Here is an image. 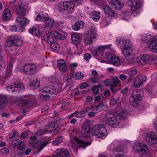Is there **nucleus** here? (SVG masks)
I'll return each instance as SVG.
<instances>
[{
	"instance_id": "1",
	"label": "nucleus",
	"mask_w": 157,
	"mask_h": 157,
	"mask_svg": "<svg viewBox=\"0 0 157 157\" xmlns=\"http://www.w3.org/2000/svg\"><path fill=\"white\" fill-rule=\"evenodd\" d=\"M116 41L118 47L121 50L122 53L127 62L129 64H134L136 61V58L133 52L131 41L122 38H117Z\"/></svg>"
},
{
	"instance_id": "2",
	"label": "nucleus",
	"mask_w": 157,
	"mask_h": 157,
	"mask_svg": "<svg viewBox=\"0 0 157 157\" xmlns=\"http://www.w3.org/2000/svg\"><path fill=\"white\" fill-rule=\"evenodd\" d=\"M122 118L121 114L118 113L117 112H113L106 115L105 120L106 123L110 127L114 128L117 126Z\"/></svg>"
},
{
	"instance_id": "3",
	"label": "nucleus",
	"mask_w": 157,
	"mask_h": 157,
	"mask_svg": "<svg viewBox=\"0 0 157 157\" xmlns=\"http://www.w3.org/2000/svg\"><path fill=\"white\" fill-rule=\"evenodd\" d=\"M92 132L93 135L102 139L105 138L107 133L105 128L102 124L94 126L92 129Z\"/></svg>"
},
{
	"instance_id": "4",
	"label": "nucleus",
	"mask_w": 157,
	"mask_h": 157,
	"mask_svg": "<svg viewBox=\"0 0 157 157\" xmlns=\"http://www.w3.org/2000/svg\"><path fill=\"white\" fill-rule=\"evenodd\" d=\"M7 46H20L23 44V42L19 36L15 35L10 36L6 40Z\"/></svg>"
},
{
	"instance_id": "5",
	"label": "nucleus",
	"mask_w": 157,
	"mask_h": 157,
	"mask_svg": "<svg viewBox=\"0 0 157 157\" xmlns=\"http://www.w3.org/2000/svg\"><path fill=\"white\" fill-rule=\"evenodd\" d=\"M36 102L34 96H30L28 97L26 96L22 100L21 106L26 108L35 105Z\"/></svg>"
},
{
	"instance_id": "6",
	"label": "nucleus",
	"mask_w": 157,
	"mask_h": 157,
	"mask_svg": "<svg viewBox=\"0 0 157 157\" xmlns=\"http://www.w3.org/2000/svg\"><path fill=\"white\" fill-rule=\"evenodd\" d=\"M56 90L54 87L52 86H50L43 88L40 91V95L41 97L46 98L54 94Z\"/></svg>"
},
{
	"instance_id": "7",
	"label": "nucleus",
	"mask_w": 157,
	"mask_h": 157,
	"mask_svg": "<svg viewBox=\"0 0 157 157\" xmlns=\"http://www.w3.org/2000/svg\"><path fill=\"white\" fill-rule=\"evenodd\" d=\"M37 70V67L34 64H28L22 67L21 71L24 73L29 75L33 74Z\"/></svg>"
},
{
	"instance_id": "8",
	"label": "nucleus",
	"mask_w": 157,
	"mask_h": 157,
	"mask_svg": "<svg viewBox=\"0 0 157 157\" xmlns=\"http://www.w3.org/2000/svg\"><path fill=\"white\" fill-rule=\"evenodd\" d=\"M107 59L109 61V63L116 66L120 65V60L119 58L113 53H109L107 56Z\"/></svg>"
},
{
	"instance_id": "9",
	"label": "nucleus",
	"mask_w": 157,
	"mask_h": 157,
	"mask_svg": "<svg viewBox=\"0 0 157 157\" xmlns=\"http://www.w3.org/2000/svg\"><path fill=\"white\" fill-rule=\"evenodd\" d=\"M16 21L20 27L19 29L21 32H23L25 27L29 23V21L26 17H17Z\"/></svg>"
},
{
	"instance_id": "10",
	"label": "nucleus",
	"mask_w": 157,
	"mask_h": 157,
	"mask_svg": "<svg viewBox=\"0 0 157 157\" xmlns=\"http://www.w3.org/2000/svg\"><path fill=\"white\" fill-rule=\"evenodd\" d=\"M52 157H70L69 151L65 148H59L55 150Z\"/></svg>"
},
{
	"instance_id": "11",
	"label": "nucleus",
	"mask_w": 157,
	"mask_h": 157,
	"mask_svg": "<svg viewBox=\"0 0 157 157\" xmlns=\"http://www.w3.org/2000/svg\"><path fill=\"white\" fill-rule=\"evenodd\" d=\"M111 46V44L99 46L96 48V49L93 51L92 53L96 58H97L99 55H102L103 54V52L105 50L110 48Z\"/></svg>"
},
{
	"instance_id": "12",
	"label": "nucleus",
	"mask_w": 157,
	"mask_h": 157,
	"mask_svg": "<svg viewBox=\"0 0 157 157\" xmlns=\"http://www.w3.org/2000/svg\"><path fill=\"white\" fill-rule=\"evenodd\" d=\"M104 83L106 86H111L116 87L120 86L121 84L119 80L116 77H114L112 79L105 80Z\"/></svg>"
},
{
	"instance_id": "13",
	"label": "nucleus",
	"mask_w": 157,
	"mask_h": 157,
	"mask_svg": "<svg viewBox=\"0 0 157 157\" xmlns=\"http://www.w3.org/2000/svg\"><path fill=\"white\" fill-rule=\"evenodd\" d=\"M66 6L64 15L65 17H67L73 13L75 7V2L71 0L67 1Z\"/></svg>"
},
{
	"instance_id": "14",
	"label": "nucleus",
	"mask_w": 157,
	"mask_h": 157,
	"mask_svg": "<svg viewBox=\"0 0 157 157\" xmlns=\"http://www.w3.org/2000/svg\"><path fill=\"white\" fill-rule=\"evenodd\" d=\"M43 29L42 26L33 27L29 30V32L32 35L40 36L43 34Z\"/></svg>"
},
{
	"instance_id": "15",
	"label": "nucleus",
	"mask_w": 157,
	"mask_h": 157,
	"mask_svg": "<svg viewBox=\"0 0 157 157\" xmlns=\"http://www.w3.org/2000/svg\"><path fill=\"white\" fill-rule=\"evenodd\" d=\"M48 142V141L47 140L38 141L34 144L33 147L37 150V152L39 153L47 145Z\"/></svg>"
},
{
	"instance_id": "16",
	"label": "nucleus",
	"mask_w": 157,
	"mask_h": 157,
	"mask_svg": "<svg viewBox=\"0 0 157 157\" xmlns=\"http://www.w3.org/2000/svg\"><path fill=\"white\" fill-rule=\"evenodd\" d=\"M109 2L113 7L119 10L124 5L123 2L120 0H109Z\"/></svg>"
},
{
	"instance_id": "17",
	"label": "nucleus",
	"mask_w": 157,
	"mask_h": 157,
	"mask_svg": "<svg viewBox=\"0 0 157 157\" xmlns=\"http://www.w3.org/2000/svg\"><path fill=\"white\" fill-rule=\"evenodd\" d=\"M54 34V31L47 33L43 36L44 39L49 44H51L56 40V37Z\"/></svg>"
},
{
	"instance_id": "18",
	"label": "nucleus",
	"mask_w": 157,
	"mask_h": 157,
	"mask_svg": "<svg viewBox=\"0 0 157 157\" xmlns=\"http://www.w3.org/2000/svg\"><path fill=\"white\" fill-rule=\"evenodd\" d=\"M57 67L61 71L65 72L67 70V66L63 60L60 59L57 61Z\"/></svg>"
},
{
	"instance_id": "19",
	"label": "nucleus",
	"mask_w": 157,
	"mask_h": 157,
	"mask_svg": "<svg viewBox=\"0 0 157 157\" xmlns=\"http://www.w3.org/2000/svg\"><path fill=\"white\" fill-rule=\"evenodd\" d=\"M97 36L96 34H86L84 37V40L86 44L89 45L92 43L93 40L95 39Z\"/></svg>"
},
{
	"instance_id": "20",
	"label": "nucleus",
	"mask_w": 157,
	"mask_h": 157,
	"mask_svg": "<svg viewBox=\"0 0 157 157\" xmlns=\"http://www.w3.org/2000/svg\"><path fill=\"white\" fill-rule=\"evenodd\" d=\"M7 103V96L4 94H0V108L3 109L6 108Z\"/></svg>"
},
{
	"instance_id": "21",
	"label": "nucleus",
	"mask_w": 157,
	"mask_h": 157,
	"mask_svg": "<svg viewBox=\"0 0 157 157\" xmlns=\"http://www.w3.org/2000/svg\"><path fill=\"white\" fill-rule=\"evenodd\" d=\"M155 39V38H154L150 34H146L143 35L141 37L142 40L144 42H145L147 45L148 47L150 46V43L152 41Z\"/></svg>"
},
{
	"instance_id": "22",
	"label": "nucleus",
	"mask_w": 157,
	"mask_h": 157,
	"mask_svg": "<svg viewBox=\"0 0 157 157\" xmlns=\"http://www.w3.org/2000/svg\"><path fill=\"white\" fill-rule=\"evenodd\" d=\"M67 1H61L57 5V9L64 16L66 8L67 7Z\"/></svg>"
},
{
	"instance_id": "23",
	"label": "nucleus",
	"mask_w": 157,
	"mask_h": 157,
	"mask_svg": "<svg viewBox=\"0 0 157 157\" xmlns=\"http://www.w3.org/2000/svg\"><path fill=\"white\" fill-rule=\"evenodd\" d=\"M127 4L131 7L132 11H137V0H128Z\"/></svg>"
},
{
	"instance_id": "24",
	"label": "nucleus",
	"mask_w": 157,
	"mask_h": 157,
	"mask_svg": "<svg viewBox=\"0 0 157 157\" xmlns=\"http://www.w3.org/2000/svg\"><path fill=\"white\" fill-rule=\"evenodd\" d=\"M137 92L134 91L133 92V95L130 98V104L132 106L135 107L137 106Z\"/></svg>"
},
{
	"instance_id": "25",
	"label": "nucleus",
	"mask_w": 157,
	"mask_h": 157,
	"mask_svg": "<svg viewBox=\"0 0 157 157\" xmlns=\"http://www.w3.org/2000/svg\"><path fill=\"white\" fill-rule=\"evenodd\" d=\"M102 9L104 12L105 14L108 15L110 16L114 17L116 16L115 13L108 5H104Z\"/></svg>"
},
{
	"instance_id": "26",
	"label": "nucleus",
	"mask_w": 157,
	"mask_h": 157,
	"mask_svg": "<svg viewBox=\"0 0 157 157\" xmlns=\"http://www.w3.org/2000/svg\"><path fill=\"white\" fill-rule=\"evenodd\" d=\"M148 47L152 52L157 54V39L153 40Z\"/></svg>"
},
{
	"instance_id": "27",
	"label": "nucleus",
	"mask_w": 157,
	"mask_h": 157,
	"mask_svg": "<svg viewBox=\"0 0 157 157\" xmlns=\"http://www.w3.org/2000/svg\"><path fill=\"white\" fill-rule=\"evenodd\" d=\"M49 20V17L47 14H43L42 13L38 14L35 19L37 21L43 22L48 21Z\"/></svg>"
},
{
	"instance_id": "28",
	"label": "nucleus",
	"mask_w": 157,
	"mask_h": 157,
	"mask_svg": "<svg viewBox=\"0 0 157 157\" xmlns=\"http://www.w3.org/2000/svg\"><path fill=\"white\" fill-rule=\"evenodd\" d=\"M138 152L142 155L145 154L148 151L147 146L144 143H141L139 144Z\"/></svg>"
},
{
	"instance_id": "29",
	"label": "nucleus",
	"mask_w": 157,
	"mask_h": 157,
	"mask_svg": "<svg viewBox=\"0 0 157 157\" xmlns=\"http://www.w3.org/2000/svg\"><path fill=\"white\" fill-rule=\"evenodd\" d=\"M94 107L92 106H90L86 108L85 110H82L80 112L78 111L77 113L76 117L78 118H81L84 117L86 113L89 111L90 110H94Z\"/></svg>"
},
{
	"instance_id": "30",
	"label": "nucleus",
	"mask_w": 157,
	"mask_h": 157,
	"mask_svg": "<svg viewBox=\"0 0 157 157\" xmlns=\"http://www.w3.org/2000/svg\"><path fill=\"white\" fill-rule=\"evenodd\" d=\"M84 25V22L81 21H78L76 22L75 24L72 26V28L74 31H78L82 28Z\"/></svg>"
},
{
	"instance_id": "31",
	"label": "nucleus",
	"mask_w": 157,
	"mask_h": 157,
	"mask_svg": "<svg viewBox=\"0 0 157 157\" xmlns=\"http://www.w3.org/2000/svg\"><path fill=\"white\" fill-rule=\"evenodd\" d=\"M16 60V59L15 58L13 57L11 59L8 65V68L9 70L10 71L8 72V74L7 73L5 77L6 78H8L10 77L11 72H10V71L11 69L12 68L14 62H15Z\"/></svg>"
},
{
	"instance_id": "32",
	"label": "nucleus",
	"mask_w": 157,
	"mask_h": 157,
	"mask_svg": "<svg viewBox=\"0 0 157 157\" xmlns=\"http://www.w3.org/2000/svg\"><path fill=\"white\" fill-rule=\"evenodd\" d=\"M12 15L10 11L8 9L5 10L3 15V19L5 21H9L11 18Z\"/></svg>"
},
{
	"instance_id": "33",
	"label": "nucleus",
	"mask_w": 157,
	"mask_h": 157,
	"mask_svg": "<svg viewBox=\"0 0 157 157\" xmlns=\"http://www.w3.org/2000/svg\"><path fill=\"white\" fill-rule=\"evenodd\" d=\"M82 136L84 137H88L90 135L89 128L88 126H85L82 127Z\"/></svg>"
},
{
	"instance_id": "34",
	"label": "nucleus",
	"mask_w": 157,
	"mask_h": 157,
	"mask_svg": "<svg viewBox=\"0 0 157 157\" xmlns=\"http://www.w3.org/2000/svg\"><path fill=\"white\" fill-rule=\"evenodd\" d=\"M155 56V55L150 56L148 54H144L140 55L139 58L143 61H148Z\"/></svg>"
},
{
	"instance_id": "35",
	"label": "nucleus",
	"mask_w": 157,
	"mask_h": 157,
	"mask_svg": "<svg viewBox=\"0 0 157 157\" xmlns=\"http://www.w3.org/2000/svg\"><path fill=\"white\" fill-rule=\"evenodd\" d=\"M75 140L80 147H82L84 148H86L87 146L90 144V143H88L77 138H75Z\"/></svg>"
},
{
	"instance_id": "36",
	"label": "nucleus",
	"mask_w": 157,
	"mask_h": 157,
	"mask_svg": "<svg viewBox=\"0 0 157 157\" xmlns=\"http://www.w3.org/2000/svg\"><path fill=\"white\" fill-rule=\"evenodd\" d=\"M16 11L18 15L24 16L26 14L25 9L21 6H19L16 9Z\"/></svg>"
},
{
	"instance_id": "37",
	"label": "nucleus",
	"mask_w": 157,
	"mask_h": 157,
	"mask_svg": "<svg viewBox=\"0 0 157 157\" xmlns=\"http://www.w3.org/2000/svg\"><path fill=\"white\" fill-rule=\"evenodd\" d=\"M80 36L79 34L78 33H75L72 34V39L74 43L76 44L80 41Z\"/></svg>"
},
{
	"instance_id": "38",
	"label": "nucleus",
	"mask_w": 157,
	"mask_h": 157,
	"mask_svg": "<svg viewBox=\"0 0 157 157\" xmlns=\"http://www.w3.org/2000/svg\"><path fill=\"white\" fill-rule=\"evenodd\" d=\"M147 137L152 141L156 143L157 141V137L155 134L151 131L148 132L147 134Z\"/></svg>"
},
{
	"instance_id": "39",
	"label": "nucleus",
	"mask_w": 157,
	"mask_h": 157,
	"mask_svg": "<svg viewBox=\"0 0 157 157\" xmlns=\"http://www.w3.org/2000/svg\"><path fill=\"white\" fill-rule=\"evenodd\" d=\"M54 22V20L50 19L45 24V29L47 31L51 29Z\"/></svg>"
},
{
	"instance_id": "40",
	"label": "nucleus",
	"mask_w": 157,
	"mask_h": 157,
	"mask_svg": "<svg viewBox=\"0 0 157 157\" xmlns=\"http://www.w3.org/2000/svg\"><path fill=\"white\" fill-rule=\"evenodd\" d=\"M40 82L37 80L31 82L29 84V86L32 90L36 89L40 86Z\"/></svg>"
},
{
	"instance_id": "41",
	"label": "nucleus",
	"mask_w": 157,
	"mask_h": 157,
	"mask_svg": "<svg viewBox=\"0 0 157 157\" xmlns=\"http://www.w3.org/2000/svg\"><path fill=\"white\" fill-rule=\"evenodd\" d=\"M91 17L95 21H98L100 18V13L98 12H94L91 13Z\"/></svg>"
},
{
	"instance_id": "42",
	"label": "nucleus",
	"mask_w": 157,
	"mask_h": 157,
	"mask_svg": "<svg viewBox=\"0 0 157 157\" xmlns=\"http://www.w3.org/2000/svg\"><path fill=\"white\" fill-rule=\"evenodd\" d=\"M114 151L118 152H122L125 153L127 151V148L125 146H120L115 148Z\"/></svg>"
},
{
	"instance_id": "43",
	"label": "nucleus",
	"mask_w": 157,
	"mask_h": 157,
	"mask_svg": "<svg viewBox=\"0 0 157 157\" xmlns=\"http://www.w3.org/2000/svg\"><path fill=\"white\" fill-rule=\"evenodd\" d=\"M147 79V77L144 75L138 76V87L142 84L143 82L145 81Z\"/></svg>"
},
{
	"instance_id": "44",
	"label": "nucleus",
	"mask_w": 157,
	"mask_h": 157,
	"mask_svg": "<svg viewBox=\"0 0 157 157\" xmlns=\"http://www.w3.org/2000/svg\"><path fill=\"white\" fill-rule=\"evenodd\" d=\"M54 34L56 37V39H64L65 38V35L62 33L54 31Z\"/></svg>"
},
{
	"instance_id": "45",
	"label": "nucleus",
	"mask_w": 157,
	"mask_h": 157,
	"mask_svg": "<svg viewBox=\"0 0 157 157\" xmlns=\"http://www.w3.org/2000/svg\"><path fill=\"white\" fill-rule=\"evenodd\" d=\"M15 89L19 90H23L24 89L23 84L19 82H16L14 84Z\"/></svg>"
},
{
	"instance_id": "46",
	"label": "nucleus",
	"mask_w": 157,
	"mask_h": 157,
	"mask_svg": "<svg viewBox=\"0 0 157 157\" xmlns=\"http://www.w3.org/2000/svg\"><path fill=\"white\" fill-rule=\"evenodd\" d=\"M49 44L50 47L53 50H58L59 49V45L57 44L56 40L54 41V42H52L51 44Z\"/></svg>"
},
{
	"instance_id": "47",
	"label": "nucleus",
	"mask_w": 157,
	"mask_h": 157,
	"mask_svg": "<svg viewBox=\"0 0 157 157\" xmlns=\"http://www.w3.org/2000/svg\"><path fill=\"white\" fill-rule=\"evenodd\" d=\"M63 139L62 137L61 136L58 137L53 141L52 144L55 146L58 145L63 141Z\"/></svg>"
},
{
	"instance_id": "48",
	"label": "nucleus",
	"mask_w": 157,
	"mask_h": 157,
	"mask_svg": "<svg viewBox=\"0 0 157 157\" xmlns=\"http://www.w3.org/2000/svg\"><path fill=\"white\" fill-rule=\"evenodd\" d=\"M49 124L52 131L56 130L58 127V124L55 121L51 122Z\"/></svg>"
},
{
	"instance_id": "49",
	"label": "nucleus",
	"mask_w": 157,
	"mask_h": 157,
	"mask_svg": "<svg viewBox=\"0 0 157 157\" xmlns=\"http://www.w3.org/2000/svg\"><path fill=\"white\" fill-rule=\"evenodd\" d=\"M137 73V70L136 69H133L128 72V74L131 77H134Z\"/></svg>"
},
{
	"instance_id": "50",
	"label": "nucleus",
	"mask_w": 157,
	"mask_h": 157,
	"mask_svg": "<svg viewBox=\"0 0 157 157\" xmlns=\"http://www.w3.org/2000/svg\"><path fill=\"white\" fill-rule=\"evenodd\" d=\"M84 76V74L80 72H77L75 74V77L76 79H81Z\"/></svg>"
},
{
	"instance_id": "51",
	"label": "nucleus",
	"mask_w": 157,
	"mask_h": 157,
	"mask_svg": "<svg viewBox=\"0 0 157 157\" xmlns=\"http://www.w3.org/2000/svg\"><path fill=\"white\" fill-rule=\"evenodd\" d=\"M6 89L9 92L13 93L16 90L15 89L14 85H10L6 87Z\"/></svg>"
},
{
	"instance_id": "52",
	"label": "nucleus",
	"mask_w": 157,
	"mask_h": 157,
	"mask_svg": "<svg viewBox=\"0 0 157 157\" xmlns=\"http://www.w3.org/2000/svg\"><path fill=\"white\" fill-rule=\"evenodd\" d=\"M10 150L6 147L3 148L1 151V155L3 156H5L9 153Z\"/></svg>"
},
{
	"instance_id": "53",
	"label": "nucleus",
	"mask_w": 157,
	"mask_h": 157,
	"mask_svg": "<svg viewBox=\"0 0 157 157\" xmlns=\"http://www.w3.org/2000/svg\"><path fill=\"white\" fill-rule=\"evenodd\" d=\"M96 28L94 27H91L87 32L86 34H96L95 33Z\"/></svg>"
},
{
	"instance_id": "54",
	"label": "nucleus",
	"mask_w": 157,
	"mask_h": 157,
	"mask_svg": "<svg viewBox=\"0 0 157 157\" xmlns=\"http://www.w3.org/2000/svg\"><path fill=\"white\" fill-rule=\"evenodd\" d=\"M144 95L143 91L141 90H138V101L141 100Z\"/></svg>"
},
{
	"instance_id": "55",
	"label": "nucleus",
	"mask_w": 157,
	"mask_h": 157,
	"mask_svg": "<svg viewBox=\"0 0 157 157\" xmlns=\"http://www.w3.org/2000/svg\"><path fill=\"white\" fill-rule=\"evenodd\" d=\"M25 144L23 141H20L18 142L17 145L18 148L21 150L24 147Z\"/></svg>"
},
{
	"instance_id": "56",
	"label": "nucleus",
	"mask_w": 157,
	"mask_h": 157,
	"mask_svg": "<svg viewBox=\"0 0 157 157\" xmlns=\"http://www.w3.org/2000/svg\"><path fill=\"white\" fill-rule=\"evenodd\" d=\"M99 81L98 78V77H91L90 79V82L93 84Z\"/></svg>"
},
{
	"instance_id": "57",
	"label": "nucleus",
	"mask_w": 157,
	"mask_h": 157,
	"mask_svg": "<svg viewBox=\"0 0 157 157\" xmlns=\"http://www.w3.org/2000/svg\"><path fill=\"white\" fill-rule=\"evenodd\" d=\"M10 29L12 32H15L17 31V28L15 25H13L9 27Z\"/></svg>"
},
{
	"instance_id": "58",
	"label": "nucleus",
	"mask_w": 157,
	"mask_h": 157,
	"mask_svg": "<svg viewBox=\"0 0 157 157\" xmlns=\"http://www.w3.org/2000/svg\"><path fill=\"white\" fill-rule=\"evenodd\" d=\"M108 18L107 17H105L103 20L102 22L104 25H107L109 24V21H108Z\"/></svg>"
},
{
	"instance_id": "59",
	"label": "nucleus",
	"mask_w": 157,
	"mask_h": 157,
	"mask_svg": "<svg viewBox=\"0 0 157 157\" xmlns=\"http://www.w3.org/2000/svg\"><path fill=\"white\" fill-rule=\"evenodd\" d=\"M91 58V56L89 53H86L84 55V59L86 61H88Z\"/></svg>"
},
{
	"instance_id": "60",
	"label": "nucleus",
	"mask_w": 157,
	"mask_h": 157,
	"mask_svg": "<svg viewBox=\"0 0 157 157\" xmlns=\"http://www.w3.org/2000/svg\"><path fill=\"white\" fill-rule=\"evenodd\" d=\"M118 101V100L115 98H113L111 100L110 102V104L111 105H114Z\"/></svg>"
},
{
	"instance_id": "61",
	"label": "nucleus",
	"mask_w": 157,
	"mask_h": 157,
	"mask_svg": "<svg viewBox=\"0 0 157 157\" xmlns=\"http://www.w3.org/2000/svg\"><path fill=\"white\" fill-rule=\"evenodd\" d=\"M143 3V0H138V12L139 10H140V11H141V8L139 10V9L141 8Z\"/></svg>"
},
{
	"instance_id": "62",
	"label": "nucleus",
	"mask_w": 157,
	"mask_h": 157,
	"mask_svg": "<svg viewBox=\"0 0 157 157\" xmlns=\"http://www.w3.org/2000/svg\"><path fill=\"white\" fill-rule=\"evenodd\" d=\"M28 135V133L27 132L24 131L23 132L21 135V137L23 139H25Z\"/></svg>"
},
{
	"instance_id": "63",
	"label": "nucleus",
	"mask_w": 157,
	"mask_h": 157,
	"mask_svg": "<svg viewBox=\"0 0 157 157\" xmlns=\"http://www.w3.org/2000/svg\"><path fill=\"white\" fill-rule=\"evenodd\" d=\"M96 109L99 111H101L104 109V108L100 104L99 105L96 106Z\"/></svg>"
},
{
	"instance_id": "64",
	"label": "nucleus",
	"mask_w": 157,
	"mask_h": 157,
	"mask_svg": "<svg viewBox=\"0 0 157 157\" xmlns=\"http://www.w3.org/2000/svg\"><path fill=\"white\" fill-rule=\"evenodd\" d=\"M92 91L94 94H97L99 92V89L97 86H94L92 89Z\"/></svg>"
}]
</instances>
